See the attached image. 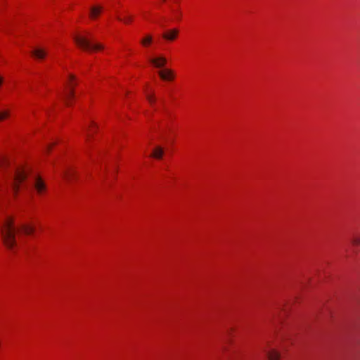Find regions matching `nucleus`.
I'll return each mask as SVG.
<instances>
[{
  "label": "nucleus",
  "instance_id": "11",
  "mask_svg": "<svg viewBox=\"0 0 360 360\" xmlns=\"http://www.w3.org/2000/svg\"><path fill=\"white\" fill-rule=\"evenodd\" d=\"M164 154V150L162 148L158 146L154 150L151 156L156 159H161Z\"/></svg>",
  "mask_w": 360,
  "mask_h": 360
},
{
  "label": "nucleus",
  "instance_id": "16",
  "mask_svg": "<svg viewBox=\"0 0 360 360\" xmlns=\"http://www.w3.org/2000/svg\"><path fill=\"white\" fill-rule=\"evenodd\" d=\"M117 20L124 22V23H129L132 20V17H131V16H128L124 18H122L120 16H117Z\"/></svg>",
  "mask_w": 360,
  "mask_h": 360
},
{
  "label": "nucleus",
  "instance_id": "14",
  "mask_svg": "<svg viewBox=\"0 0 360 360\" xmlns=\"http://www.w3.org/2000/svg\"><path fill=\"white\" fill-rule=\"evenodd\" d=\"M9 116V111L4 110L0 112V121L7 118Z\"/></svg>",
  "mask_w": 360,
  "mask_h": 360
},
{
  "label": "nucleus",
  "instance_id": "6",
  "mask_svg": "<svg viewBox=\"0 0 360 360\" xmlns=\"http://www.w3.org/2000/svg\"><path fill=\"white\" fill-rule=\"evenodd\" d=\"M34 186L38 194L41 195L44 193L46 186L41 178L36 177Z\"/></svg>",
  "mask_w": 360,
  "mask_h": 360
},
{
  "label": "nucleus",
  "instance_id": "15",
  "mask_svg": "<svg viewBox=\"0 0 360 360\" xmlns=\"http://www.w3.org/2000/svg\"><path fill=\"white\" fill-rule=\"evenodd\" d=\"M146 98L148 100V101L150 103V104H153L155 101V98L153 96V94H146Z\"/></svg>",
  "mask_w": 360,
  "mask_h": 360
},
{
  "label": "nucleus",
  "instance_id": "3",
  "mask_svg": "<svg viewBox=\"0 0 360 360\" xmlns=\"http://www.w3.org/2000/svg\"><path fill=\"white\" fill-rule=\"evenodd\" d=\"M75 77L72 75H69V82L68 84L67 89L63 93L62 98L64 101L66 105L69 106L70 105V99L73 98L75 96V93L73 90L74 86L76 84L75 83Z\"/></svg>",
  "mask_w": 360,
  "mask_h": 360
},
{
  "label": "nucleus",
  "instance_id": "18",
  "mask_svg": "<svg viewBox=\"0 0 360 360\" xmlns=\"http://www.w3.org/2000/svg\"><path fill=\"white\" fill-rule=\"evenodd\" d=\"M55 143H52V145H54ZM51 147V144H49L47 146H46V150H49Z\"/></svg>",
  "mask_w": 360,
  "mask_h": 360
},
{
  "label": "nucleus",
  "instance_id": "17",
  "mask_svg": "<svg viewBox=\"0 0 360 360\" xmlns=\"http://www.w3.org/2000/svg\"><path fill=\"white\" fill-rule=\"evenodd\" d=\"M352 243L353 245H358L360 244V236H354L352 239Z\"/></svg>",
  "mask_w": 360,
  "mask_h": 360
},
{
  "label": "nucleus",
  "instance_id": "10",
  "mask_svg": "<svg viewBox=\"0 0 360 360\" xmlns=\"http://www.w3.org/2000/svg\"><path fill=\"white\" fill-rule=\"evenodd\" d=\"M103 8L100 6H94L90 9V17L91 18H96L102 11Z\"/></svg>",
  "mask_w": 360,
  "mask_h": 360
},
{
  "label": "nucleus",
  "instance_id": "5",
  "mask_svg": "<svg viewBox=\"0 0 360 360\" xmlns=\"http://www.w3.org/2000/svg\"><path fill=\"white\" fill-rule=\"evenodd\" d=\"M31 53L36 59L42 60L46 57L47 52L43 48L37 47L32 51Z\"/></svg>",
  "mask_w": 360,
  "mask_h": 360
},
{
  "label": "nucleus",
  "instance_id": "8",
  "mask_svg": "<svg viewBox=\"0 0 360 360\" xmlns=\"http://www.w3.org/2000/svg\"><path fill=\"white\" fill-rule=\"evenodd\" d=\"M179 34V31L177 29L171 30L162 34V37L168 41L174 40Z\"/></svg>",
  "mask_w": 360,
  "mask_h": 360
},
{
  "label": "nucleus",
  "instance_id": "13",
  "mask_svg": "<svg viewBox=\"0 0 360 360\" xmlns=\"http://www.w3.org/2000/svg\"><path fill=\"white\" fill-rule=\"evenodd\" d=\"M153 38L150 35H147L144 39L141 40V44L144 46H147L152 42Z\"/></svg>",
  "mask_w": 360,
  "mask_h": 360
},
{
  "label": "nucleus",
  "instance_id": "19",
  "mask_svg": "<svg viewBox=\"0 0 360 360\" xmlns=\"http://www.w3.org/2000/svg\"><path fill=\"white\" fill-rule=\"evenodd\" d=\"M175 13L176 14V18H177L178 19H179L180 15H181L180 13H179V12H176Z\"/></svg>",
  "mask_w": 360,
  "mask_h": 360
},
{
  "label": "nucleus",
  "instance_id": "4",
  "mask_svg": "<svg viewBox=\"0 0 360 360\" xmlns=\"http://www.w3.org/2000/svg\"><path fill=\"white\" fill-rule=\"evenodd\" d=\"M26 178V172L22 169H18L15 171V174L14 176V181L13 184V189L15 193H16L18 190V185L21 182H22Z\"/></svg>",
  "mask_w": 360,
  "mask_h": 360
},
{
  "label": "nucleus",
  "instance_id": "12",
  "mask_svg": "<svg viewBox=\"0 0 360 360\" xmlns=\"http://www.w3.org/2000/svg\"><path fill=\"white\" fill-rule=\"evenodd\" d=\"M267 356L269 360H279L280 359V354L276 350L268 352Z\"/></svg>",
  "mask_w": 360,
  "mask_h": 360
},
{
  "label": "nucleus",
  "instance_id": "9",
  "mask_svg": "<svg viewBox=\"0 0 360 360\" xmlns=\"http://www.w3.org/2000/svg\"><path fill=\"white\" fill-rule=\"evenodd\" d=\"M150 63H153L156 68H162L167 63V60L165 58L161 56L155 58H151L150 60Z\"/></svg>",
  "mask_w": 360,
  "mask_h": 360
},
{
  "label": "nucleus",
  "instance_id": "2",
  "mask_svg": "<svg viewBox=\"0 0 360 360\" xmlns=\"http://www.w3.org/2000/svg\"><path fill=\"white\" fill-rule=\"evenodd\" d=\"M74 41L79 48L86 51L101 50L103 49L102 44L94 43L90 33H86L85 35H75Z\"/></svg>",
  "mask_w": 360,
  "mask_h": 360
},
{
  "label": "nucleus",
  "instance_id": "1",
  "mask_svg": "<svg viewBox=\"0 0 360 360\" xmlns=\"http://www.w3.org/2000/svg\"><path fill=\"white\" fill-rule=\"evenodd\" d=\"M34 228L27 224H22L17 228L14 225L11 217H6L2 224H0V231L4 245L8 249L15 246V234L18 231H22L25 234L30 235L34 232Z\"/></svg>",
  "mask_w": 360,
  "mask_h": 360
},
{
  "label": "nucleus",
  "instance_id": "7",
  "mask_svg": "<svg viewBox=\"0 0 360 360\" xmlns=\"http://www.w3.org/2000/svg\"><path fill=\"white\" fill-rule=\"evenodd\" d=\"M158 75L163 80H172L174 78L173 72L172 70L166 69L158 72Z\"/></svg>",
  "mask_w": 360,
  "mask_h": 360
}]
</instances>
